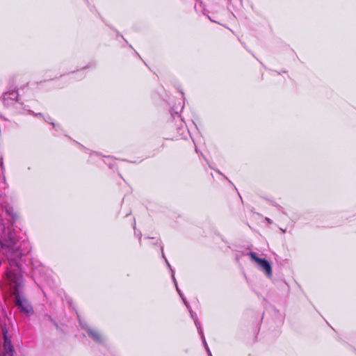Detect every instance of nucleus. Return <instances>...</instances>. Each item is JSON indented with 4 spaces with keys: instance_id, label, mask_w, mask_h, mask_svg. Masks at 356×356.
I'll return each mask as SVG.
<instances>
[{
    "instance_id": "1",
    "label": "nucleus",
    "mask_w": 356,
    "mask_h": 356,
    "mask_svg": "<svg viewBox=\"0 0 356 356\" xmlns=\"http://www.w3.org/2000/svg\"><path fill=\"white\" fill-rule=\"evenodd\" d=\"M30 251L29 243L20 241L12 225H0V252L6 257L10 267L19 268L22 257Z\"/></svg>"
},
{
    "instance_id": "2",
    "label": "nucleus",
    "mask_w": 356,
    "mask_h": 356,
    "mask_svg": "<svg viewBox=\"0 0 356 356\" xmlns=\"http://www.w3.org/2000/svg\"><path fill=\"white\" fill-rule=\"evenodd\" d=\"M6 277L10 282L11 294L15 296V305L27 316L32 315L33 314L32 306L19 293L22 286V277L21 275L19 272L15 271V270H10L8 268Z\"/></svg>"
},
{
    "instance_id": "3",
    "label": "nucleus",
    "mask_w": 356,
    "mask_h": 356,
    "mask_svg": "<svg viewBox=\"0 0 356 356\" xmlns=\"http://www.w3.org/2000/svg\"><path fill=\"white\" fill-rule=\"evenodd\" d=\"M0 327L3 334V345H0V356H14L15 350L11 343L10 337L5 323L0 322Z\"/></svg>"
},
{
    "instance_id": "4",
    "label": "nucleus",
    "mask_w": 356,
    "mask_h": 356,
    "mask_svg": "<svg viewBox=\"0 0 356 356\" xmlns=\"http://www.w3.org/2000/svg\"><path fill=\"white\" fill-rule=\"evenodd\" d=\"M252 260L255 261L259 268L268 275H272V268L270 264L264 259H261L257 257V254L254 252H251L249 254Z\"/></svg>"
},
{
    "instance_id": "5",
    "label": "nucleus",
    "mask_w": 356,
    "mask_h": 356,
    "mask_svg": "<svg viewBox=\"0 0 356 356\" xmlns=\"http://www.w3.org/2000/svg\"><path fill=\"white\" fill-rule=\"evenodd\" d=\"M18 92L17 90H11L8 92H5L3 95V99L4 102L10 99L12 101H17Z\"/></svg>"
},
{
    "instance_id": "6",
    "label": "nucleus",
    "mask_w": 356,
    "mask_h": 356,
    "mask_svg": "<svg viewBox=\"0 0 356 356\" xmlns=\"http://www.w3.org/2000/svg\"><path fill=\"white\" fill-rule=\"evenodd\" d=\"M86 332L95 341L97 342L102 341V337L99 333H98L97 331L91 329V328H87Z\"/></svg>"
},
{
    "instance_id": "7",
    "label": "nucleus",
    "mask_w": 356,
    "mask_h": 356,
    "mask_svg": "<svg viewBox=\"0 0 356 356\" xmlns=\"http://www.w3.org/2000/svg\"><path fill=\"white\" fill-rule=\"evenodd\" d=\"M5 211L6 212V213H8L9 216H10L12 217V218L14 219L15 218V214L14 213V211H13V209L12 207H7L5 208Z\"/></svg>"
},
{
    "instance_id": "8",
    "label": "nucleus",
    "mask_w": 356,
    "mask_h": 356,
    "mask_svg": "<svg viewBox=\"0 0 356 356\" xmlns=\"http://www.w3.org/2000/svg\"><path fill=\"white\" fill-rule=\"evenodd\" d=\"M51 118L47 117V119H45V121L52 124L54 127H55V124L54 122H50Z\"/></svg>"
},
{
    "instance_id": "9",
    "label": "nucleus",
    "mask_w": 356,
    "mask_h": 356,
    "mask_svg": "<svg viewBox=\"0 0 356 356\" xmlns=\"http://www.w3.org/2000/svg\"><path fill=\"white\" fill-rule=\"evenodd\" d=\"M36 115H42V114L41 113H38V114H36Z\"/></svg>"
}]
</instances>
